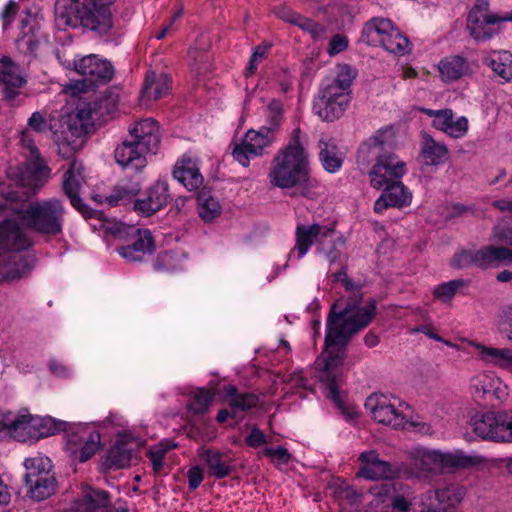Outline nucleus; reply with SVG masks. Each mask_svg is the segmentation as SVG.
<instances>
[{
    "label": "nucleus",
    "mask_w": 512,
    "mask_h": 512,
    "mask_svg": "<svg viewBox=\"0 0 512 512\" xmlns=\"http://www.w3.org/2000/svg\"><path fill=\"white\" fill-rule=\"evenodd\" d=\"M488 65L506 82L512 80V55L509 52H503L497 58L490 59Z\"/></svg>",
    "instance_id": "48"
},
{
    "label": "nucleus",
    "mask_w": 512,
    "mask_h": 512,
    "mask_svg": "<svg viewBox=\"0 0 512 512\" xmlns=\"http://www.w3.org/2000/svg\"><path fill=\"white\" fill-rule=\"evenodd\" d=\"M371 493L377 495L379 497L382 496H390V495H398L403 497H414L412 489L402 483L395 482L392 484H382L380 486H375L370 489Z\"/></svg>",
    "instance_id": "49"
},
{
    "label": "nucleus",
    "mask_w": 512,
    "mask_h": 512,
    "mask_svg": "<svg viewBox=\"0 0 512 512\" xmlns=\"http://www.w3.org/2000/svg\"><path fill=\"white\" fill-rule=\"evenodd\" d=\"M394 149L384 148L381 157L368 172L373 188L381 189L385 184L400 179L405 174L406 164L398 158Z\"/></svg>",
    "instance_id": "11"
},
{
    "label": "nucleus",
    "mask_w": 512,
    "mask_h": 512,
    "mask_svg": "<svg viewBox=\"0 0 512 512\" xmlns=\"http://www.w3.org/2000/svg\"><path fill=\"white\" fill-rule=\"evenodd\" d=\"M473 432L480 438L494 442H512V410L488 411L471 417Z\"/></svg>",
    "instance_id": "7"
},
{
    "label": "nucleus",
    "mask_w": 512,
    "mask_h": 512,
    "mask_svg": "<svg viewBox=\"0 0 512 512\" xmlns=\"http://www.w3.org/2000/svg\"><path fill=\"white\" fill-rule=\"evenodd\" d=\"M141 190V186L138 183L132 185H117L113 188L111 193L105 197L106 202L110 206H117L120 204L127 205L131 202L134 203L133 199Z\"/></svg>",
    "instance_id": "43"
},
{
    "label": "nucleus",
    "mask_w": 512,
    "mask_h": 512,
    "mask_svg": "<svg viewBox=\"0 0 512 512\" xmlns=\"http://www.w3.org/2000/svg\"><path fill=\"white\" fill-rule=\"evenodd\" d=\"M365 408L370 411L373 419L378 423L389 425L395 429L404 428L405 416L387 403L384 395L373 394L365 402Z\"/></svg>",
    "instance_id": "18"
},
{
    "label": "nucleus",
    "mask_w": 512,
    "mask_h": 512,
    "mask_svg": "<svg viewBox=\"0 0 512 512\" xmlns=\"http://www.w3.org/2000/svg\"><path fill=\"white\" fill-rule=\"evenodd\" d=\"M173 176L188 190H197L203 184V176L196 163L189 157H183L176 163Z\"/></svg>",
    "instance_id": "29"
},
{
    "label": "nucleus",
    "mask_w": 512,
    "mask_h": 512,
    "mask_svg": "<svg viewBox=\"0 0 512 512\" xmlns=\"http://www.w3.org/2000/svg\"><path fill=\"white\" fill-rule=\"evenodd\" d=\"M274 139V128L263 126L258 131L253 129L247 131L243 141L252 149L254 155L260 156L263 154L264 148L269 146Z\"/></svg>",
    "instance_id": "39"
},
{
    "label": "nucleus",
    "mask_w": 512,
    "mask_h": 512,
    "mask_svg": "<svg viewBox=\"0 0 512 512\" xmlns=\"http://www.w3.org/2000/svg\"><path fill=\"white\" fill-rule=\"evenodd\" d=\"M385 50L396 55H404L408 53L409 40L406 36L394 27L385 36L381 45Z\"/></svg>",
    "instance_id": "45"
},
{
    "label": "nucleus",
    "mask_w": 512,
    "mask_h": 512,
    "mask_svg": "<svg viewBox=\"0 0 512 512\" xmlns=\"http://www.w3.org/2000/svg\"><path fill=\"white\" fill-rule=\"evenodd\" d=\"M349 99L350 97L348 96H341L339 100L318 96L313 108L322 120L333 122L343 115L348 106Z\"/></svg>",
    "instance_id": "34"
},
{
    "label": "nucleus",
    "mask_w": 512,
    "mask_h": 512,
    "mask_svg": "<svg viewBox=\"0 0 512 512\" xmlns=\"http://www.w3.org/2000/svg\"><path fill=\"white\" fill-rule=\"evenodd\" d=\"M81 0H58L55 5V22L59 29L80 26Z\"/></svg>",
    "instance_id": "28"
},
{
    "label": "nucleus",
    "mask_w": 512,
    "mask_h": 512,
    "mask_svg": "<svg viewBox=\"0 0 512 512\" xmlns=\"http://www.w3.org/2000/svg\"><path fill=\"white\" fill-rule=\"evenodd\" d=\"M97 103L80 101L73 114L83 122H88V128L92 131L94 127L93 114H97Z\"/></svg>",
    "instance_id": "54"
},
{
    "label": "nucleus",
    "mask_w": 512,
    "mask_h": 512,
    "mask_svg": "<svg viewBox=\"0 0 512 512\" xmlns=\"http://www.w3.org/2000/svg\"><path fill=\"white\" fill-rule=\"evenodd\" d=\"M480 358L493 365L512 370V349L477 345Z\"/></svg>",
    "instance_id": "40"
},
{
    "label": "nucleus",
    "mask_w": 512,
    "mask_h": 512,
    "mask_svg": "<svg viewBox=\"0 0 512 512\" xmlns=\"http://www.w3.org/2000/svg\"><path fill=\"white\" fill-rule=\"evenodd\" d=\"M197 210L199 217L205 222H211L221 214V205L206 187L197 194Z\"/></svg>",
    "instance_id": "37"
},
{
    "label": "nucleus",
    "mask_w": 512,
    "mask_h": 512,
    "mask_svg": "<svg viewBox=\"0 0 512 512\" xmlns=\"http://www.w3.org/2000/svg\"><path fill=\"white\" fill-rule=\"evenodd\" d=\"M233 158L241 164L243 167H247L250 162L251 157H255L254 152L250 147H248L245 141H242L241 144H236L232 151Z\"/></svg>",
    "instance_id": "59"
},
{
    "label": "nucleus",
    "mask_w": 512,
    "mask_h": 512,
    "mask_svg": "<svg viewBox=\"0 0 512 512\" xmlns=\"http://www.w3.org/2000/svg\"><path fill=\"white\" fill-rule=\"evenodd\" d=\"M212 401L213 394L206 389H201L193 396L188 407L193 414L202 415L207 412Z\"/></svg>",
    "instance_id": "51"
},
{
    "label": "nucleus",
    "mask_w": 512,
    "mask_h": 512,
    "mask_svg": "<svg viewBox=\"0 0 512 512\" xmlns=\"http://www.w3.org/2000/svg\"><path fill=\"white\" fill-rule=\"evenodd\" d=\"M171 80L167 74L150 71L146 74L141 91V101L158 100L170 91Z\"/></svg>",
    "instance_id": "30"
},
{
    "label": "nucleus",
    "mask_w": 512,
    "mask_h": 512,
    "mask_svg": "<svg viewBox=\"0 0 512 512\" xmlns=\"http://www.w3.org/2000/svg\"><path fill=\"white\" fill-rule=\"evenodd\" d=\"M421 154L426 165L437 166L444 161L448 149L444 144L436 142L430 135L426 134Z\"/></svg>",
    "instance_id": "41"
},
{
    "label": "nucleus",
    "mask_w": 512,
    "mask_h": 512,
    "mask_svg": "<svg viewBox=\"0 0 512 512\" xmlns=\"http://www.w3.org/2000/svg\"><path fill=\"white\" fill-rule=\"evenodd\" d=\"M471 387L475 401L483 406L496 407L508 396L507 386L489 374L474 377Z\"/></svg>",
    "instance_id": "12"
},
{
    "label": "nucleus",
    "mask_w": 512,
    "mask_h": 512,
    "mask_svg": "<svg viewBox=\"0 0 512 512\" xmlns=\"http://www.w3.org/2000/svg\"><path fill=\"white\" fill-rule=\"evenodd\" d=\"M503 21H512V12L504 16L490 14L488 3L483 0H477L469 11L467 29L476 41L487 40L496 32L491 25Z\"/></svg>",
    "instance_id": "10"
},
{
    "label": "nucleus",
    "mask_w": 512,
    "mask_h": 512,
    "mask_svg": "<svg viewBox=\"0 0 512 512\" xmlns=\"http://www.w3.org/2000/svg\"><path fill=\"white\" fill-rule=\"evenodd\" d=\"M24 466L27 470L25 481H33L52 473V462L48 457L35 456L25 460Z\"/></svg>",
    "instance_id": "44"
},
{
    "label": "nucleus",
    "mask_w": 512,
    "mask_h": 512,
    "mask_svg": "<svg viewBox=\"0 0 512 512\" xmlns=\"http://www.w3.org/2000/svg\"><path fill=\"white\" fill-rule=\"evenodd\" d=\"M259 398L254 393H242L229 400V406L232 409V417H236V411H247L257 406Z\"/></svg>",
    "instance_id": "52"
},
{
    "label": "nucleus",
    "mask_w": 512,
    "mask_h": 512,
    "mask_svg": "<svg viewBox=\"0 0 512 512\" xmlns=\"http://www.w3.org/2000/svg\"><path fill=\"white\" fill-rule=\"evenodd\" d=\"M355 77L356 73L351 69V67L344 65L341 67L340 72L333 81L340 85V88H345L349 91V88Z\"/></svg>",
    "instance_id": "62"
},
{
    "label": "nucleus",
    "mask_w": 512,
    "mask_h": 512,
    "mask_svg": "<svg viewBox=\"0 0 512 512\" xmlns=\"http://www.w3.org/2000/svg\"><path fill=\"white\" fill-rule=\"evenodd\" d=\"M0 83L3 85L4 98L12 101L19 94V89L26 83L20 73V67L11 58L0 59Z\"/></svg>",
    "instance_id": "24"
},
{
    "label": "nucleus",
    "mask_w": 512,
    "mask_h": 512,
    "mask_svg": "<svg viewBox=\"0 0 512 512\" xmlns=\"http://www.w3.org/2000/svg\"><path fill=\"white\" fill-rule=\"evenodd\" d=\"M392 27L389 19L373 18L364 25L360 40L370 46H380Z\"/></svg>",
    "instance_id": "33"
},
{
    "label": "nucleus",
    "mask_w": 512,
    "mask_h": 512,
    "mask_svg": "<svg viewBox=\"0 0 512 512\" xmlns=\"http://www.w3.org/2000/svg\"><path fill=\"white\" fill-rule=\"evenodd\" d=\"M396 138L392 128L381 129L365 141L358 149L357 165L364 171L373 162H377L382 155L383 149L395 148Z\"/></svg>",
    "instance_id": "13"
},
{
    "label": "nucleus",
    "mask_w": 512,
    "mask_h": 512,
    "mask_svg": "<svg viewBox=\"0 0 512 512\" xmlns=\"http://www.w3.org/2000/svg\"><path fill=\"white\" fill-rule=\"evenodd\" d=\"M28 126L35 132L41 133L48 129V123L44 115L38 111L34 112L28 120Z\"/></svg>",
    "instance_id": "64"
},
{
    "label": "nucleus",
    "mask_w": 512,
    "mask_h": 512,
    "mask_svg": "<svg viewBox=\"0 0 512 512\" xmlns=\"http://www.w3.org/2000/svg\"><path fill=\"white\" fill-rule=\"evenodd\" d=\"M33 422L34 417L31 414L7 412L0 419V433H4L19 442H26L32 438L37 439Z\"/></svg>",
    "instance_id": "17"
},
{
    "label": "nucleus",
    "mask_w": 512,
    "mask_h": 512,
    "mask_svg": "<svg viewBox=\"0 0 512 512\" xmlns=\"http://www.w3.org/2000/svg\"><path fill=\"white\" fill-rule=\"evenodd\" d=\"M296 244L295 249L298 251L299 257H303L313 244L323 245L324 240L334 237L335 230L333 227L323 226L320 224H312L310 226L298 225L296 227Z\"/></svg>",
    "instance_id": "21"
},
{
    "label": "nucleus",
    "mask_w": 512,
    "mask_h": 512,
    "mask_svg": "<svg viewBox=\"0 0 512 512\" xmlns=\"http://www.w3.org/2000/svg\"><path fill=\"white\" fill-rule=\"evenodd\" d=\"M83 169V164L77 159H73L69 165V169L64 173L62 189L70 200L71 205L79 211L83 217L92 218L95 212L91 210L79 196L81 186L84 182V176L82 174Z\"/></svg>",
    "instance_id": "15"
},
{
    "label": "nucleus",
    "mask_w": 512,
    "mask_h": 512,
    "mask_svg": "<svg viewBox=\"0 0 512 512\" xmlns=\"http://www.w3.org/2000/svg\"><path fill=\"white\" fill-rule=\"evenodd\" d=\"M13 213L31 230L57 236L63 230L65 207L61 200L29 201L13 208Z\"/></svg>",
    "instance_id": "4"
},
{
    "label": "nucleus",
    "mask_w": 512,
    "mask_h": 512,
    "mask_svg": "<svg viewBox=\"0 0 512 512\" xmlns=\"http://www.w3.org/2000/svg\"><path fill=\"white\" fill-rule=\"evenodd\" d=\"M467 285L463 279H455L438 285L434 290V296L442 302L450 301L456 292Z\"/></svg>",
    "instance_id": "50"
},
{
    "label": "nucleus",
    "mask_w": 512,
    "mask_h": 512,
    "mask_svg": "<svg viewBox=\"0 0 512 512\" xmlns=\"http://www.w3.org/2000/svg\"><path fill=\"white\" fill-rule=\"evenodd\" d=\"M82 146L83 140H70V138L67 135L58 144V153L63 158L69 159L77 151H79L82 148Z\"/></svg>",
    "instance_id": "57"
},
{
    "label": "nucleus",
    "mask_w": 512,
    "mask_h": 512,
    "mask_svg": "<svg viewBox=\"0 0 512 512\" xmlns=\"http://www.w3.org/2000/svg\"><path fill=\"white\" fill-rule=\"evenodd\" d=\"M262 454L265 457L270 458L271 460H278V463L286 464L289 462L291 458V454L288 452V450L284 447H277V448H264L262 450Z\"/></svg>",
    "instance_id": "61"
},
{
    "label": "nucleus",
    "mask_w": 512,
    "mask_h": 512,
    "mask_svg": "<svg viewBox=\"0 0 512 512\" xmlns=\"http://www.w3.org/2000/svg\"><path fill=\"white\" fill-rule=\"evenodd\" d=\"M384 187L381 196L374 204L376 213H382L388 207H403L410 203L411 194L399 179L390 181Z\"/></svg>",
    "instance_id": "25"
},
{
    "label": "nucleus",
    "mask_w": 512,
    "mask_h": 512,
    "mask_svg": "<svg viewBox=\"0 0 512 512\" xmlns=\"http://www.w3.org/2000/svg\"><path fill=\"white\" fill-rule=\"evenodd\" d=\"M342 284L352 294L344 307L341 305V300H337L330 307L324 341L326 356L320 364L323 365L320 380L326 384L327 397L339 408L342 407V400L339 395L336 370L343 364L346 347L351 339L372 322L377 308L374 299H369L365 305H361L363 302L361 287L349 277L345 278Z\"/></svg>",
    "instance_id": "1"
},
{
    "label": "nucleus",
    "mask_w": 512,
    "mask_h": 512,
    "mask_svg": "<svg viewBox=\"0 0 512 512\" xmlns=\"http://www.w3.org/2000/svg\"><path fill=\"white\" fill-rule=\"evenodd\" d=\"M468 68L467 62L460 56L445 59L439 65V71L445 81L458 80L467 73Z\"/></svg>",
    "instance_id": "42"
},
{
    "label": "nucleus",
    "mask_w": 512,
    "mask_h": 512,
    "mask_svg": "<svg viewBox=\"0 0 512 512\" xmlns=\"http://www.w3.org/2000/svg\"><path fill=\"white\" fill-rule=\"evenodd\" d=\"M132 458L131 450L124 443H117L108 452L107 462L109 467L122 469L129 466Z\"/></svg>",
    "instance_id": "46"
},
{
    "label": "nucleus",
    "mask_w": 512,
    "mask_h": 512,
    "mask_svg": "<svg viewBox=\"0 0 512 512\" xmlns=\"http://www.w3.org/2000/svg\"><path fill=\"white\" fill-rule=\"evenodd\" d=\"M160 144L159 126L153 119L137 121L129 128L128 136L115 149L114 157L123 167L141 171L147 165L146 155L155 154Z\"/></svg>",
    "instance_id": "3"
},
{
    "label": "nucleus",
    "mask_w": 512,
    "mask_h": 512,
    "mask_svg": "<svg viewBox=\"0 0 512 512\" xmlns=\"http://www.w3.org/2000/svg\"><path fill=\"white\" fill-rule=\"evenodd\" d=\"M68 512H128L127 508H113L109 492L86 486L82 495L71 503Z\"/></svg>",
    "instance_id": "16"
},
{
    "label": "nucleus",
    "mask_w": 512,
    "mask_h": 512,
    "mask_svg": "<svg viewBox=\"0 0 512 512\" xmlns=\"http://www.w3.org/2000/svg\"><path fill=\"white\" fill-rule=\"evenodd\" d=\"M510 252L504 246L486 245L478 250L463 249L453 256L451 266L456 269H464L475 266L485 270L499 267L510 256Z\"/></svg>",
    "instance_id": "8"
},
{
    "label": "nucleus",
    "mask_w": 512,
    "mask_h": 512,
    "mask_svg": "<svg viewBox=\"0 0 512 512\" xmlns=\"http://www.w3.org/2000/svg\"><path fill=\"white\" fill-rule=\"evenodd\" d=\"M67 128L71 136L80 140L83 136L91 132V130L88 128V122H83L73 113L68 117Z\"/></svg>",
    "instance_id": "56"
},
{
    "label": "nucleus",
    "mask_w": 512,
    "mask_h": 512,
    "mask_svg": "<svg viewBox=\"0 0 512 512\" xmlns=\"http://www.w3.org/2000/svg\"><path fill=\"white\" fill-rule=\"evenodd\" d=\"M320 160L326 171L330 173L336 172L342 165V160L337 156V147L329 145L327 142L320 141Z\"/></svg>",
    "instance_id": "47"
},
{
    "label": "nucleus",
    "mask_w": 512,
    "mask_h": 512,
    "mask_svg": "<svg viewBox=\"0 0 512 512\" xmlns=\"http://www.w3.org/2000/svg\"><path fill=\"white\" fill-rule=\"evenodd\" d=\"M319 96H322L326 99L339 100L341 96L349 97V91L345 88H340V85L332 81L330 84H327L323 89H321Z\"/></svg>",
    "instance_id": "60"
},
{
    "label": "nucleus",
    "mask_w": 512,
    "mask_h": 512,
    "mask_svg": "<svg viewBox=\"0 0 512 512\" xmlns=\"http://www.w3.org/2000/svg\"><path fill=\"white\" fill-rule=\"evenodd\" d=\"M29 246V238L15 219L6 218L0 222V250L21 251Z\"/></svg>",
    "instance_id": "22"
},
{
    "label": "nucleus",
    "mask_w": 512,
    "mask_h": 512,
    "mask_svg": "<svg viewBox=\"0 0 512 512\" xmlns=\"http://www.w3.org/2000/svg\"><path fill=\"white\" fill-rule=\"evenodd\" d=\"M271 43L264 42L254 49V52L250 58L248 67L245 72L246 77H250L257 71V65L266 59L268 50L271 48Z\"/></svg>",
    "instance_id": "53"
},
{
    "label": "nucleus",
    "mask_w": 512,
    "mask_h": 512,
    "mask_svg": "<svg viewBox=\"0 0 512 512\" xmlns=\"http://www.w3.org/2000/svg\"><path fill=\"white\" fill-rule=\"evenodd\" d=\"M154 250V239L149 230L140 229L126 244L117 247V253L131 262L141 261L146 253Z\"/></svg>",
    "instance_id": "23"
},
{
    "label": "nucleus",
    "mask_w": 512,
    "mask_h": 512,
    "mask_svg": "<svg viewBox=\"0 0 512 512\" xmlns=\"http://www.w3.org/2000/svg\"><path fill=\"white\" fill-rule=\"evenodd\" d=\"M139 230L140 229L135 226L126 225L121 222L111 223L106 228V231L112 236L120 240H124L125 242L133 237Z\"/></svg>",
    "instance_id": "55"
},
{
    "label": "nucleus",
    "mask_w": 512,
    "mask_h": 512,
    "mask_svg": "<svg viewBox=\"0 0 512 512\" xmlns=\"http://www.w3.org/2000/svg\"><path fill=\"white\" fill-rule=\"evenodd\" d=\"M268 121L270 126L274 128V133L276 132L277 128L280 125V122L282 120V114H283V106L282 103L279 100L272 99L268 106Z\"/></svg>",
    "instance_id": "58"
},
{
    "label": "nucleus",
    "mask_w": 512,
    "mask_h": 512,
    "mask_svg": "<svg viewBox=\"0 0 512 512\" xmlns=\"http://www.w3.org/2000/svg\"><path fill=\"white\" fill-rule=\"evenodd\" d=\"M92 0H81L80 26L106 34L113 26L112 17L108 16V25L102 27V10L95 6Z\"/></svg>",
    "instance_id": "31"
},
{
    "label": "nucleus",
    "mask_w": 512,
    "mask_h": 512,
    "mask_svg": "<svg viewBox=\"0 0 512 512\" xmlns=\"http://www.w3.org/2000/svg\"><path fill=\"white\" fill-rule=\"evenodd\" d=\"M31 260L21 254L0 256V281H15L26 276L32 269Z\"/></svg>",
    "instance_id": "26"
},
{
    "label": "nucleus",
    "mask_w": 512,
    "mask_h": 512,
    "mask_svg": "<svg viewBox=\"0 0 512 512\" xmlns=\"http://www.w3.org/2000/svg\"><path fill=\"white\" fill-rule=\"evenodd\" d=\"M14 182L17 185V189H14L10 184L0 181V196L12 204V211L13 208L19 207L22 203H27L31 196L38 193V191H32L30 186Z\"/></svg>",
    "instance_id": "38"
},
{
    "label": "nucleus",
    "mask_w": 512,
    "mask_h": 512,
    "mask_svg": "<svg viewBox=\"0 0 512 512\" xmlns=\"http://www.w3.org/2000/svg\"><path fill=\"white\" fill-rule=\"evenodd\" d=\"M28 487L27 496L35 501H42L50 497L56 491L57 481L52 472L33 481H25Z\"/></svg>",
    "instance_id": "36"
},
{
    "label": "nucleus",
    "mask_w": 512,
    "mask_h": 512,
    "mask_svg": "<svg viewBox=\"0 0 512 512\" xmlns=\"http://www.w3.org/2000/svg\"><path fill=\"white\" fill-rule=\"evenodd\" d=\"M433 126L446 132L451 137L460 138L468 130V120L466 117H460L453 121V112L451 109L438 110L436 118L433 120Z\"/></svg>",
    "instance_id": "32"
},
{
    "label": "nucleus",
    "mask_w": 512,
    "mask_h": 512,
    "mask_svg": "<svg viewBox=\"0 0 512 512\" xmlns=\"http://www.w3.org/2000/svg\"><path fill=\"white\" fill-rule=\"evenodd\" d=\"M413 467L422 472H450L456 469L468 468L477 462L474 458L461 453L441 454L424 448H417L410 453Z\"/></svg>",
    "instance_id": "6"
},
{
    "label": "nucleus",
    "mask_w": 512,
    "mask_h": 512,
    "mask_svg": "<svg viewBox=\"0 0 512 512\" xmlns=\"http://www.w3.org/2000/svg\"><path fill=\"white\" fill-rule=\"evenodd\" d=\"M359 460L362 462L363 466L358 475L366 479H394L403 475L408 477L414 475L403 463H391L381 460L374 450L361 453Z\"/></svg>",
    "instance_id": "9"
},
{
    "label": "nucleus",
    "mask_w": 512,
    "mask_h": 512,
    "mask_svg": "<svg viewBox=\"0 0 512 512\" xmlns=\"http://www.w3.org/2000/svg\"><path fill=\"white\" fill-rule=\"evenodd\" d=\"M22 144L27 148L32 159L25 163L7 169V176L11 181L20 182L23 185L32 187V191H39L47 182L50 176V168L41 157L39 149L32 139H29L25 132L22 133Z\"/></svg>",
    "instance_id": "5"
},
{
    "label": "nucleus",
    "mask_w": 512,
    "mask_h": 512,
    "mask_svg": "<svg viewBox=\"0 0 512 512\" xmlns=\"http://www.w3.org/2000/svg\"><path fill=\"white\" fill-rule=\"evenodd\" d=\"M171 195L166 181H156L146 193L145 198L134 201V210L144 216H151L165 207Z\"/></svg>",
    "instance_id": "20"
},
{
    "label": "nucleus",
    "mask_w": 512,
    "mask_h": 512,
    "mask_svg": "<svg viewBox=\"0 0 512 512\" xmlns=\"http://www.w3.org/2000/svg\"><path fill=\"white\" fill-rule=\"evenodd\" d=\"M73 68L84 77V83H88L89 86L107 84L114 76L112 64L95 54H90L73 61Z\"/></svg>",
    "instance_id": "14"
},
{
    "label": "nucleus",
    "mask_w": 512,
    "mask_h": 512,
    "mask_svg": "<svg viewBox=\"0 0 512 512\" xmlns=\"http://www.w3.org/2000/svg\"><path fill=\"white\" fill-rule=\"evenodd\" d=\"M100 440L101 436L97 431L91 432L85 440L77 435H71L67 442V450L80 462H86L98 451Z\"/></svg>",
    "instance_id": "27"
},
{
    "label": "nucleus",
    "mask_w": 512,
    "mask_h": 512,
    "mask_svg": "<svg viewBox=\"0 0 512 512\" xmlns=\"http://www.w3.org/2000/svg\"><path fill=\"white\" fill-rule=\"evenodd\" d=\"M190 55L194 58L193 69L199 74H204L209 70V59L208 55L204 52L194 50L190 52Z\"/></svg>",
    "instance_id": "63"
},
{
    "label": "nucleus",
    "mask_w": 512,
    "mask_h": 512,
    "mask_svg": "<svg viewBox=\"0 0 512 512\" xmlns=\"http://www.w3.org/2000/svg\"><path fill=\"white\" fill-rule=\"evenodd\" d=\"M300 133V128L294 129L288 145L271 162L268 176L275 187L290 189L309 181V160L300 142Z\"/></svg>",
    "instance_id": "2"
},
{
    "label": "nucleus",
    "mask_w": 512,
    "mask_h": 512,
    "mask_svg": "<svg viewBox=\"0 0 512 512\" xmlns=\"http://www.w3.org/2000/svg\"><path fill=\"white\" fill-rule=\"evenodd\" d=\"M199 456L207 464L209 474L217 479L230 475L233 470L232 461L217 450L205 449Z\"/></svg>",
    "instance_id": "35"
},
{
    "label": "nucleus",
    "mask_w": 512,
    "mask_h": 512,
    "mask_svg": "<svg viewBox=\"0 0 512 512\" xmlns=\"http://www.w3.org/2000/svg\"><path fill=\"white\" fill-rule=\"evenodd\" d=\"M462 498V492L455 487L429 490L422 497L420 512H452L450 509L459 504Z\"/></svg>",
    "instance_id": "19"
}]
</instances>
